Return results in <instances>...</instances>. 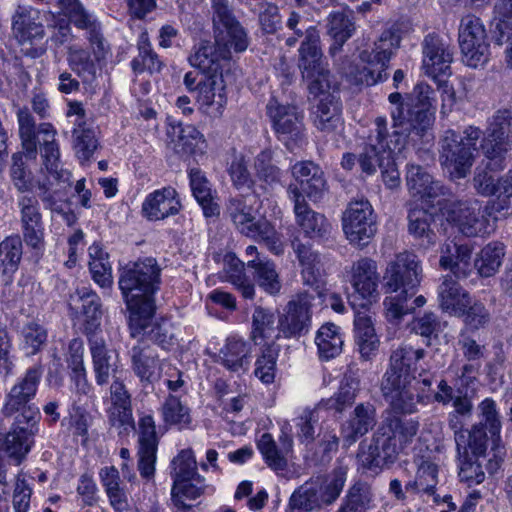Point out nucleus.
Wrapping results in <instances>:
<instances>
[{
    "instance_id": "obj_1",
    "label": "nucleus",
    "mask_w": 512,
    "mask_h": 512,
    "mask_svg": "<svg viewBox=\"0 0 512 512\" xmlns=\"http://www.w3.org/2000/svg\"><path fill=\"white\" fill-rule=\"evenodd\" d=\"M160 268L153 258L128 263L120 270L119 288L129 310V326L132 336L148 334L164 348L172 340L171 325L162 322L151 328L155 311L154 294L159 288Z\"/></svg>"
},
{
    "instance_id": "obj_2",
    "label": "nucleus",
    "mask_w": 512,
    "mask_h": 512,
    "mask_svg": "<svg viewBox=\"0 0 512 512\" xmlns=\"http://www.w3.org/2000/svg\"><path fill=\"white\" fill-rule=\"evenodd\" d=\"M388 100L391 104L394 136L397 137L396 147L407 142L412 132L420 136L432 125L436 95L427 83L420 82L414 87L409 103H404L398 92L391 93Z\"/></svg>"
},
{
    "instance_id": "obj_3",
    "label": "nucleus",
    "mask_w": 512,
    "mask_h": 512,
    "mask_svg": "<svg viewBox=\"0 0 512 512\" xmlns=\"http://www.w3.org/2000/svg\"><path fill=\"white\" fill-rule=\"evenodd\" d=\"M261 202L253 192L231 198L226 206V213L235 228L243 235L263 241L276 255L283 252L280 233L264 218H256Z\"/></svg>"
},
{
    "instance_id": "obj_4",
    "label": "nucleus",
    "mask_w": 512,
    "mask_h": 512,
    "mask_svg": "<svg viewBox=\"0 0 512 512\" xmlns=\"http://www.w3.org/2000/svg\"><path fill=\"white\" fill-rule=\"evenodd\" d=\"M502 201H491L484 207L476 199L451 202L442 209V215L463 235L483 236L494 230V221L497 219L495 213L505 215L504 209L508 206H504Z\"/></svg>"
},
{
    "instance_id": "obj_5",
    "label": "nucleus",
    "mask_w": 512,
    "mask_h": 512,
    "mask_svg": "<svg viewBox=\"0 0 512 512\" xmlns=\"http://www.w3.org/2000/svg\"><path fill=\"white\" fill-rule=\"evenodd\" d=\"M43 135V161L50 177L47 183L37 182L40 198L46 208L55 212L63 211L64 190L70 185L71 173L62 168L59 147L55 142L56 130L51 124L40 126Z\"/></svg>"
},
{
    "instance_id": "obj_6",
    "label": "nucleus",
    "mask_w": 512,
    "mask_h": 512,
    "mask_svg": "<svg viewBox=\"0 0 512 512\" xmlns=\"http://www.w3.org/2000/svg\"><path fill=\"white\" fill-rule=\"evenodd\" d=\"M308 82L309 93L319 102L313 112L314 124L322 132L330 134L342 128L341 105L331 89L335 86L330 80L326 65H321L311 71V75H303Z\"/></svg>"
},
{
    "instance_id": "obj_7",
    "label": "nucleus",
    "mask_w": 512,
    "mask_h": 512,
    "mask_svg": "<svg viewBox=\"0 0 512 512\" xmlns=\"http://www.w3.org/2000/svg\"><path fill=\"white\" fill-rule=\"evenodd\" d=\"M480 134L475 127L465 129L463 134L453 130L444 133L440 141V162L452 179L464 178L469 173Z\"/></svg>"
},
{
    "instance_id": "obj_8",
    "label": "nucleus",
    "mask_w": 512,
    "mask_h": 512,
    "mask_svg": "<svg viewBox=\"0 0 512 512\" xmlns=\"http://www.w3.org/2000/svg\"><path fill=\"white\" fill-rule=\"evenodd\" d=\"M450 427L454 431L455 443L458 452V476L460 482L468 487L479 485L485 480V472L480 458L485 456L484 434L475 429L472 435L466 431H457L458 423L452 418Z\"/></svg>"
},
{
    "instance_id": "obj_9",
    "label": "nucleus",
    "mask_w": 512,
    "mask_h": 512,
    "mask_svg": "<svg viewBox=\"0 0 512 512\" xmlns=\"http://www.w3.org/2000/svg\"><path fill=\"white\" fill-rule=\"evenodd\" d=\"M399 46V38L393 32L387 30L381 34L375 49L363 51L360 56V63L355 67L351 66L346 71L356 84L374 85L386 78V69L393 50Z\"/></svg>"
},
{
    "instance_id": "obj_10",
    "label": "nucleus",
    "mask_w": 512,
    "mask_h": 512,
    "mask_svg": "<svg viewBox=\"0 0 512 512\" xmlns=\"http://www.w3.org/2000/svg\"><path fill=\"white\" fill-rule=\"evenodd\" d=\"M477 416L479 422L473 425L471 430L462 429V422H459L456 416L452 418L459 425L457 431H466L472 435L475 429H479L484 434L485 446H488L490 441L492 457L488 460L487 469L493 474L500 468L506 455L501 439L502 416L496 401L491 397L483 399L477 406Z\"/></svg>"
},
{
    "instance_id": "obj_11",
    "label": "nucleus",
    "mask_w": 512,
    "mask_h": 512,
    "mask_svg": "<svg viewBox=\"0 0 512 512\" xmlns=\"http://www.w3.org/2000/svg\"><path fill=\"white\" fill-rule=\"evenodd\" d=\"M39 420L38 409H25L18 413L10 431L0 439V457H7L16 465L20 464L34 445Z\"/></svg>"
},
{
    "instance_id": "obj_12",
    "label": "nucleus",
    "mask_w": 512,
    "mask_h": 512,
    "mask_svg": "<svg viewBox=\"0 0 512 512\" xmlns=\"http://www.w3.org/2000/svg\"><path fill=\"white\" fill-rule=\"evenodd\" d=\"M215 43L222 59H230L233 52H244L249 45L248 35L232 16L227 0H212Z\"/></svg>"
},
{
    "instance_id": "obj_13",
    "label": "nucleus",
    "mask_w": 512,
    "mask_h": 512,
    "mask_svg": "<svg viewBox=\"0 0 512 512\" xmlns=\"http://www.w3.org/2000/svg\"><path fill=\"white\" fill-rule=\"evenodd\" d=\"M458 43L466 66L478 68L488 62L490 45L485 25L479 17L467 14L461 18Z\"/></svg>"
},
{
    "instance_id": "obj_14",
    "label": "nucleus",
    "mask_w": 512,
    "mask_h": 512,
    "mask_svg": "<svg viewBox=\"0 0 512 512\" xmlns=\"http://www.w3.org/2000/svg\"><path fill=\"white\" fill-rule=\"evenodd\" d=\"M342 228L350 244L364 247L377 231L376 218L368 200L351 201L343 213Z\"/></svg>"
},
{
    "instance_id": "obj_15",
    "label": "nucleus",
    "mask_w": 512,
    "mask_h": 512,
    "mask_svg": "<svg viewBox=\"0 0 512 512\" xmlns=\"http://www.w3.org/2000/svg\"><path fill=\"white\" fill-rule=\"evenodd\" d=\"M512 133V115L508 111H498L490 121L488 134L482 142L481 149L492 170H502L505 158L511 149L509 136Z\"/></svg>"
},
{
    "instance_id": "obj_16",
    "label": "nucleus",
    "mask_w": 512,
    "mask_h": 512,
    "mask_svg": "<svg viewBox=\"0 0 512 512\" xmlns=\"http://www.w3.org/2000/svg\"><path fill=\"white\" fill-rule=\"evenodd\" d=\"M422 278V266L418 256L409 251H403L395 255L384 271L385 289L387 292L402 290L407 294L420 284Z\"/></svg>"
},
{
    "instance_id": "obj_17",
    "label": "nucleus",
    "mask_w": 512,
    "mask_h": 512,
    "mask_svg": "<svg viewBox=\"0 0 512 512\" xmlns=\"http://www.w3.org/2000/svg\"><path fill=\"white\" fill-rule=\"evenodd\" d=\"M313 299V295L301 293L287 303L278 317L275 338H299L310 331Z\"/></svg>"
},
{
    "instance_id": "obj_18",
    "label": "nucleus",
    "mask_w": 512,
    "mask_h": 512,
    "mask_svg": "<svg viewBox=\"0 0 512 512\" xmlns=\"http://www.w3.org/2000/svg\"><path fill=\"white\" fill-rule=\"evenodd\" d=\"M12 32L26 54L36 57L44 53L40 44L45 31L39 21L38 10L30 6H18L12 18Z\"/></svg>"
},
{
    "instance_id": "obj_19",
    "label": "nucleus",
    "mask_w": 512,
    "mask_h": 512,
    "mask_svg": "<svg viewBox=\"0 0 512 512\" xmlns=\"http://www.w3.org/2000/svg\"><path fill=\"white\" fill-rule=\"evenodd\" d=\"M288 29L298 37L304 36L300 47V68L303 75H311V71L324 65L322 52L319 48V33L313 26H307L306 21L296 12H291L286 21Z\"/></svg>"
},
{
    "instance_id": "obj_20",
    "label": "nucleus",
    "mask_w": 512,
    "mask_h": 512,
    "mask_svg": "<svg viewBox=\"0 0 512 512\" xmlns=\"http://www.w3.org/2000/svg\"><path fill=\"white\" fill-rule=\"evenodd\" d=\"M198 109L211 118L220 117L227 104L226 81L223 73L203 75L196 85Z\"/></svg>"
},
{
    "instance_id": "obj_21",
    "label": "nucleus",
    "mask_w": 512,
    "mask_h": 512,
    "mask_svg": "<svg viewBox=\"0 0 512 512\" xmlns=\"http://www.w3.org/2000/svg\"><path fill=\"white\" fill-rule=\"evenodd\" d=\"M346 277L354 289L355 296L363 300L361 307L365 308L377 300L379 274L374 260L370 258L357 260L352 264L349 275Z\"/></svg>"
},
{
    "instance_id": "obj_22",
    "label": "nucleus",
    "mask_w": 512,
    "mask_h": 512,
    "mask_svg": "<svg viewBox=\"0 0 512 512\" xmlns=\"http://www.w3.org/2000/svg\"><path fill=\"white\" fill-rule=\"evenodd\" d=\"M288 198L293 202V211L296 224L305 236L309 238H320L329 233L331 226L324 215L313 211L305 202L300 190L289 185L287 188Z\"/></svg>"
},
{
    "instance_id": "obj_23",
    "label": "nucleus",
    "mask_w": 512,
    "mask_h": 512,
    "mask_svg": "<svg viewBox=\"0 0 512 512\" xmlns=\"http://www.w3.org/2000/svg\"><path fill=\"white\" fill-rule=\"evenodd\" d=\"M453 52L438 36L428 35L424 40L422 69L435 81L451 75Z\"/></svg>"
},
{
    "instance_id": "obj_24",
    "label": "nucleus",
    "mask_w": 512,
    "mask_h": 512,
    "mask_svg": "<svg viewBox=\"0 0 512 512\" xmlns=\"http://www.w3.org/2000/svg\"><path fill=\"white\" fill-rule=\"evenodd\" d=\"M182 204L177 191L171 187H162L147 194L141 205V213L148 221H162L177 215Z\"/></svg>"
},
{
    "instance_id": "obj_25",
    "label": "nucleus",
    "mask_w": 512,
    "mask_h": 512,
    "mask_svg": "<svg viewBox=\"0 0 512 512\" xmlns=\"http://www.w3.org/2000/svg\"><path fill=\"white\" fill-rule=\"evenodd\" d=\"M17 205L20 210V223L25 243L33 249H42L44 226L38 200L24 195L18 199Z\"/></svg>"
},
{
    "instance_id": "obj_26",
    "label": "nucleus",
    "mask_w": 512,
    "mask_h": 512,
    "mask_svg": "<svg viewBox=\"0 0 512 512\" xmlns=\"http://www.w3.org/2000/svg\"><path fill=\"white\" fill-rule=\"evenodd\" d=\"M41 376V369L32 367L17 380L7 395L3 407V413L5 415L11 416L14 413H21L25 409H35L27 404L36 395Z\"/></svg>"
},
{
    "instance_id": "obj_27",
    "label": "nucleus",
    "mask_w": 512,
    "mask_h": 512,
    "mask_svg": "<svg viewBox=\"0 0 512 512\" xmlns=\"http://www.w3.org/2000/svg\"><path fill=\"white\" fill-rule=\"evenodd\" d=\"M406 181L412 197L410 205L433 206V201L442 193L440 184L433 180L425 168L410 164L408 166Z\"/></svg>"
},
{
    "instance_id": "obj_28",
    "label": "nucleus",
    "mask_w": 512,
    "mask_h": 512,
    "mask_svg": "<svg viewBox=\"0 0 512 512\" xmlns=\"http://www.w3.org/2000/svg\"><path fill=\"white\" fill-rule=\"evenodd\" d=\"M423 357V349H416L407 344L398 346L390 356L389 368L383 380H417L418 362Z\"/></svg>"
},
{
    "instance_id": "obj_29",
    "label": "nucleus",
    "mask_w": 512,
    "mask_h": 512,
    "mask_svg": "<svg viewBox=\"0 0 512 512\" xmlns=\"http://www.w3.org/2000/svg\"><path fill=\"white\" fill-rule=\"evenodd\" d=\"M419 383V380H383V395L395 411L413 413L419 401Z\"/></svg>"
},
{
    "instance_id": "obj_30",
    "label": "nucleus",
    "mask_w": 512,
    "mask_h": 512,
    "mask_svg": "<svg viewBox=\"0 0 512 512\" xmlns=\"http://www.w3.org/2000/svg\"><path fill=\"white\" fill-rule=\"evenodd\" d=\"M268 114L279 138L283 141L297 139L302 133V116L292 105H280L275 99L267 105Z\"/></svg>"
},
{
    "instance_id": "obj_31",
    "label": "nucleus",
    "mask_w": 512,
    "mask_h": 512,
    "mask_svg": "<svg viewBox=\"0 0 512 512\" xmlns=\"http://www.w3.org/2000/svg\"><path fill=\"white\" fill-rule=\"evenodd\" d=\"M291 172L297 182L294 186L300 190L303 197L305 195L310 200L317 201L323 196L326 181L319 166L311 161H301L292 166Z\"/></svg>"
},
{
    "instance_id": "obj_32",
    "label": "nucleus",
    "mask_w": 512,
    "mask_h": 512,
    "mask_svg": "<svg viewBox=\"0 0 512 512\" xmlns=\"http://www.w3.org/2000/svg\"><path fill=\"white\" fill-rule=\"evenodd\" d=\"M402 451L396 443L388 438L377 440L375 444L361 446L358 460L361 465L373 473L393 464Z\"/></svg>"
},
{
    "instance_id": "obj_33",
    "label": "nucleus",
    "mask_w": 512,
    "mask_h": 512,
    "mask_svg": "<svg viewBox=\"0 0 512 512\" xmlns=\"http://www.w3.org/2000/svg\"><path fill=\"white\" fill-rule=\"evenodd\" d=\"M95 380L98 385L108 383L109 377L117 370L118 354L109 349L103 337L92 335L89 338Z\"/></svg>"
},
{
    "instance_id": "obj_34",
    "label": "nucleus",
    "mask_w": 512,
    "mask_h": 512,
    "mask_svg": "<svg viewBox=\"0 0 512 512\" xmlns=\"http://www.w3.org/2000/svg\"><path fill=\"white\" fill-rule=\"evenodd\" d=\"M439 264L458 278H466L473 271L472 247L467 244L445 242L440 249Z\"/></svg>"
},
{
    "instance_id": "obj_35",
    "label": "nucleus",
    "mask_w": 512,
    "mask_h": 512,
    "mask_svg": "<svg viewBox=\"0 0 512 512\" xmlns=\"http://www.w3.org/2000/svg\"><path fill=\"white\" fill-rule=\"evenodd\" d=\"M376 425V410L370 403L358 404L341 427L343 441L347 445L355 443Z\"/></svg>"
},
{
    "instance_id": "obj_36",
    "label": "nucleus",
    "mask_w": 512,
    "mask_h": 512,
    "mask_svg": "<svg viewBox=\"0 0 512 512\" xmlns=\"http://www.w3.org/2000/svg\"><path fill=\"white\" fill-rule=\"evenodd\" d=\"M438 301L444 312L460 317L471 304V297L452 276L446 275L438 287Z\"/></svg>"
},
{
    "instance_id": "obj_37",
    "label": "nucleus",
    "mask_w": 512,
    "mask_h": 512,
    "mask_svg": "<svg viewBox=\"0 0 512 512\" xmlns=\"http://www.w3.org/2000/svg\"><path fill=\"white\" fill-rule=\"evenodd\" d=\"M90 42L93 47L94 59L91 58L88 51L77 45L70 46L68 51L69 65L84 81H90L94 77V60L99 61L105 57L103 41L97 34L91 37Z\"/></svg>"
},
{
    "instance_id": "obj_38",
    "label": "nucleus",
    "mask_w": 512,
    "mask_h": 512,
    "mask_svg": "<svg viewBox=\"0 0 512 512\" xmlns=\"http://www.w3.org/2000/svg\"><path fill=\"white\" fill-rule=\"evenodd\" d=\"M375 136H370L368 145L360 154L358 162L363 173L373 175L376 167H379V159L383 156V149H387L385 141L387 136V119L385 117H377L375 119Z\"/></svg>"
},
{
    "instance_id": "obj_39",
    "label": "nucleus",
    "mask_w": 512,
    "mask_h": 512,
    "mask_svg": "<svg viewBox=\"0 0 512 512\" xmlns=\"http://www.w3.org/2000/svg\"><path fill=\"white\" fill-rule=\"evenodd\" d=\"M112 406L109 409V420L115 427L124 431L134 428L130 394L125 385L115 379L110 387Z\"/></svg>"
},
{
    "instance_id": "obj_40",
    "label": "nucleus",
    "mask_w": 512,
    "mask_h": 512,
    "mask_svg": "<svg viewBox=\"0 0 512 512\" xmlns=\"http://www.w3.org/2000/svg\"><path fill=\"white\" fill-rule=\"evenodd\" d=\"M250 346L238 336H230L219 350V363L233 372L245 371L250 362Z\"/></svg>"
},
{
    "instance_id": "obj_41",
    "label": "nucleus",
    "mask_w": 512,
    "mask_h": 512,
    "mask_svg": "<svg viewBox=\"0 0 512 512\" xmlns=\"http://www.w3.org/2000/svg\"><path fill=\"white\" fill-rule=\"evenodd\" d=\"M168 136L182 152L191 155H203L207 149L205 136L191 124H177L168 130Z\"/></svg>"
},
{
    "instance_id": "obj_42",
    "label": "nucleus",
    "mask_w": 512,
    "mask_h": 512,
    "mask_svg": "<svg viewBox=\"0 0 512 512\" xmlns=\"http://www.w3.org/2000/svg\"><path fill=\"white\" fill-rule=\"evenodd\" d=\"M68 304L73 315L88 324L94 325L101 318L100 298L88 288L77 290Z\"/></svg>"
},
{
    "instance_id": "obj_43",
    "label": "nucleus",
    "mask_w": 512,
    "mask_h": 512,
    "mask_svg": "<svg viewBox=\"0 0 512 512\" xmlns=\"http://www.w3.org/2000/svg\"><path fill=\"white\" fill-rule=\"evenodd\" d=\"M355 341L361 356L369 359L379 347L371 315L367 311H357L354 319Z\"/></svg>"
},
{
    "instance_id": "obj_44",
    "label": "nucleus",
    "mask_w": 512,
    "mask_h": 512,
    "mask_svg": "<svg viewBox=\"0 0 512 512\" xmlns=\"http://www.w3.org/2000/svg\"><path fill=\"white\" fill-rule=\"evenodd\" d=\"M281 447L278 448L272 435L264 433L258 443L257 447L262 454L265 462L273 470H283L286 465V455L291 451L293 446V440L289 435H283L280 437Z\"/></svg>"
},
{
    "instance_id": "obj_45",
    "label": "nucleus",
    "mask_w": 512,
    "mask_h": 512,
    "mask_svg": "<svg viewBox=\"0 0 512 512\" xmlns=\"http://www.w3.org/2000/svg\"><path fill=\"white\" fill-rule=\"evenodd\" d=\"M431 207L427 205H410L408 215V230L411 235L420 240V245L424 247H429L436 241V235L430 228L433 219V213L429 211Z\"/></svg>"
},
{
    "instance_id": "obj_46",
    "label": "nucleus",
    "mask_w": 512,
    "mask_h": 512,
    "mask_svg": "<svg viewBox=\"0 0 512 512\" xmlns=\"http://www.w3.org/2000/svg\"><path fill=\"white\" fill-rule=\"evenodd\" d=\"M360 391V380L352 374H346L341 381L340 387L333 396L321 400L317 405L318 409L343 412L351 406Z\"/></svg>"
},
{
    "instance_id": "obj_47",
    "label": "nucleus",
    "mask_w": 512,
    "mask_h": 512,
    "mask_svg": "<svg viewBox=\"0 0 512 512\" xmlns=\"http://www.w3.org/2000/svg\"><path fill=\"white\" fill-rule=\"evenodd\" d=\"M17 118L24 156L29 159H35L38 143L41 145V155L43 156V135L39 131L40 127H38L36 133L33 117L27 109H20L17 113ZM43 124L44 123L39 126Z\"/></svg>"
},
{
    "instance_id": "obj_48",
    "label": "nucleus",
    "mask_w": 512,
    "mask_h": 512,
    "mask_svg": "<svg viewBox=\"0 0 512 512\" xmlns=\"http://www.w3.org/2000/svg\"><path fill=\"white\" fill-rule=\"evenodd\" d=\"M227 60L220 56L216 43L213 45L208 41L199 43L189 57L191 66L200 69L203 75L223 73L222 63Z\"/></svg>"
},
{
    "instance_id": "obj_49",
    "label": "nucleus",
    "mask_w": 512,
    "mask_h": 512,
    "mask_svg": "<svg viewBox=\"0 0 512 512\" xmlns=\"http://www.w3.org/2000/svg\"><path fill=\"white\" fill-rule=\"evenodd\" d=\"M132 369L142 382H153L159 377L160 365L149 347L134 346L131 351Z\"/></svg>"
},
{
    "instance_id": "obj_50",
    "label": "nucleus",
    "mask_w": 512,
    "mask_h": 512,
    "mask_svg": "<svg viewBox=\"0 0 512 512\" xmlns=\"http://www.w3.org/2000/svg\"><path fill=\"white\" fill-rule=\"evenodd\" d=\"M224 279L230 282L246 299H252L255 295V287L244 272V263L234 254L224 257Z\"/></svg>"
},
{
    "instance_id": "obj_51",
    "label": "nucleus",
    "mask_w": 512,
    "mask_h": 512,
    "mask_svg": "<svg viewBox=\"0 0 512 512\" xmlns=\"http://www.w3.org/2000/svg\"><path fill=\"white\" fill-rule=\"evenodd\" d=\"M318 355L322 360H330L342 352L343 338L340 328L333 323L322 325L315 337Z\"/></svg>"
},
{
    "instance_id": "obj_52",
    "label": "nucleus",
    "mask_w": 512,
    "mask_h": 512,
    "mask_svg": "<svg viewBox=\"0 0 512 512\" xmlns=\"http://www.w3.org/2000/svg\"><path fill=\"white\" fill-rule=\"evenodd\" d=\"M247 266L254 271V278L260 288L271 295H276L281 290V281L276 265L271 260L250 259Z\"/></svg>"
},
{
    "instance_id": "obj_53",
    "label": "nucleus",
    "mask_w": 512,
    "mask_h": 512,
    "mask_svg": "<svg viewBox=\"0 0 512 512\" xmlns=\"http://www.w3.org/2000/svg\"><path fill=\"white\" fill-rule=\"evenodd\" d=\"M418 428L419 423L417 421L398 417L387 418L382 426L384 434H389L387 438L396 443L401 450L412 442Z\"/></svg>"
},
{
    "instance_id": "obj_54",
    "label": "nucleus",
    "mask_w": 512,
    "mask_h": 512,
    "mask_svg": "<svg viewBox=\"0 0 512 512\" xmlns=\"http://www.w3.org/2000/svg\"><path fill=\"white\" fill-rule=\"evenodd\" d=\"M327 31L333 43L330 54L335 55L352 36L355 26L351 18L343 12H333L328 16Z\"/></svg>"
},
{
    "instance_id": "obj_55",
    "label": "nucleus",
    "mask_w": 512,
    "mask_h": 512,
    "mask_svg": "<svg viewBox=\"0 0 512 512\" xmlns=\"http://www.w3.org/2000/svg\"><path fill=\"white\" fill-rule=\"evenodd\" d=\"M292 246L302 267L304 283L309 286L317 284L321 276L319 255L311 247L300 243L297 239L292 241Z\"/></svg>"
},
{
    "instance_id": "obj_56",
    "label": "nucleus",
    "mask_w": 512,
    "mask_h": 512,
    "mask_svg": "<svg viewBox=\"0 0 512 512\" xmlns=\"http://www.w3.org/2000/svg\"><path fill=\"white\" fill-rule=\"evenodd\" d=\"M396 139L397 137L393 134L387 143V149H383L382 158L379 159L382 181L389 189L398 188L401 183L400 173L395 163V154L402 151L406 142L402 146L396 147Z\"/></svg>"
},
{
    "instance_id": "obj_57",
    "label": "nucleus",
    "mask_w": 512,
    "mask_h": 512,
    "mask_svg": "<svg viewBox=\"0 0 512 512\" xmlns=\"http://www.w3.org/2000/svg\"><path fill=\"white\" fill-rule=\"evenodd\" d=\"M275 315L272 311L262 307L255 308L252 315L251 338L256 345L266 344L275 338L277 326Z\"/></svg>"
},
{
    "instance_id": "obj_58",
    "label": "nucleus",
    "mask_w": 512,
    "mask_h": 512,
    "mask_svg": "<svg viewBox=\"0 0 512 512\" xmlns=\"http://www.w3.org/2000/svg\"><path fill=\"white\" fill-rule=\"evenodd\" d=\"M89 268L92 279L102 288H109L113 283L112 269L105 253L99 244L89 247Z\"/></svg>"
},
{
    "instance_id": "obj_59",
    "label": "nucleus",
    "mask_w": 512,
    "mask_h": 512,
    "mask_svg": "<svg viewBox=\"0 0 512 512\" xmlns=\"http://www.w3.org/2000/svg\"><path fill=\"white\" fill-rule=\"evenodd\" d=\"M375 507L372 489L363 483L353 485L337 512H368Z\"/></svg>"
},
{
    "instance_id": "obj_60",
    "label": "nucleus",
    "mask_w": 512,
    "mask_h": 512,
    "mask_svg": "<svg viewBox=\"0 0 512 512\" xmlns=\"http://www.w3.org/2000/svg\"><path fill=\"white\" fill-rule=\"evenodd\" d=\"M504 255V245L499 242H491L481 249L473 262V268L475 267L481 276L490 277L498 271Z\"/></svg>"
},
{
    "instance_id": "obj_61",
    "label": "nucleus",
    "mask_w": 512,
    "mask_h": 512,
    "mask_svg": "<svg viewBox=\"0 0 512 512\" xmlns=\"http://www.w3.org/2000/svg\"><path fill=\"white\" fill-rule=\"evenodd\" d=\"M73 149L81 161L89 160L97 149L95 130L85 122H78L73 130Z\"/></svg>"
},
{
    "instance_id": "obj_62",
    "label": "nucleus",
    "mask_w": 512,
    "mask_h": 512,
    "mask_svg": "<svg viewBox=\"0 0 512 512\" xmlns=\"http://www.w3.org/2000/svg\"><path fill=\"white\" fill-rule=\"evenodd\" d=\"M47 337V330L41 324L30 321L21 330L20 348L27 356H33L43 348Z\"/></svg>"
},
{
    "instance_id": "obj_63",
    "label": "nucleus",
    "mask_w": 512,
    "mask_h": 512,
    "mask_svg": "<svg viewBox=\"0 0 512 512\" xmlns=\"http://www.w3.org/2000/svg\"><path fill=\"white\" fill-rule=\"evenodd\" d=\"M278 159L275 150L265 149L255 158L254 169L258 178L272 185L280 181L282 171L278 167Z\"/></svg>"
},
{
    "instance_id": "obj_64",
    "label": "nucleus",
    "mask_w": 512,
    "mask_h": 512,
    "mask_svg": "<svg viewBox=\"0 0 512 512\" xmlns=\"http://www.w3.org/2000/svg\"><path fill=\"white\" fill-rule=\"evenodd\" d=\"M492 26L496 43L502 45L505 35L512 32V0H498L495 3Z\"/></svg>"
}]
</instances>
